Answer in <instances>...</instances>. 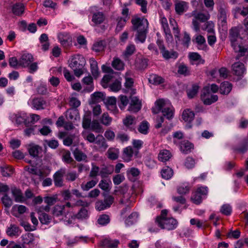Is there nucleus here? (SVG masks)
Returning <instances> with one entry per match:
<instances>
[{
	"label": "nucleus",
	"mask_w": 248,
	"mask_h": 248,
	"mask_svg": "<svg viewBox=\"0 0 248 248\" xmlns=\"http://www.w3.org/2000/svg\"><path fill=\"white\" fill-rule=\"evenodd\" d=\"M138 217V214L136 212L131 213L125 219V223L126 226H130L135 223Z\"/></svg>",
	"instance_id": "nucleus-46"
},
{
	"label": "nucleus",
	"mask_w": 248,
	"mask_h": 248,
	"mask_svg": "<svg viewBox=\"0 0 248 248\" xmlns=\"http://www.w3.org/2000/svg\"><path fill=\"white\" fill-rule=\"evenodd\" d=\"M141 108V102L139 99L136 96L131 98L128 110L131 112H137Z\"/></svg>",
	"instance_id": "nucleus-15"
},
{
	"label": "nucleus",
	"mask_w": 248,
	"mask_h": 248,
	"mask_svg": "<svg viewBox=\"0 0 248 248\" xmlns=\"http://www.w3.org/2000/svg\"><path fill=\"white\" fill-rule=\"evenodd\" d=\"M109 87L111 91L118 92L121 88V82L119 79H116L109 85Z\"/></svg>",
	"instance_id": "nucleus-61"
},
{
	"label": "nucleus",
	"mask_w": 248,
	"mask_h": 248,
	"mask_svg": "<svg viewBox=\"0 0 248 248\" xmlns=\"http://www.w3.org/2000/svg\"><path fill=\"white\" fill-rule=\"evenodd\" d=\"M7 234L10 236L17 237L19 235L21 232L18 227L15 225H10L6 229Z\"/></svg>",
	"instance_id": "nucleus-21"
},
{
	"label": "nucleus",
	"mask_w": 248,
	"mask_h": 248,
	"mask_svg": "<svg viewBox=\"0 0 248 248\" xmlns=\"http://www.w3.org/2000/svg\"><path fill=\"white\" fill-rule=\"evenodd\" d=\"M230 39L234 51L239 53L240 56L245 55L246 53L248 54V49L242 46V38L239 35V30L237 28L234 27L231 29Z\"/></svg>",
	"instance_id": "nucleus-2"
},
{
	"label": "nucleus",
	"mask_w": 248,
	"mask_h": 248,
	"mask_svg": "<svg viewBox=\"0 0 248 248\" xmlns=\"http://www.w3.org/2000/svg\"><path fill=\"white\" fill-rule=\"evenodd\" d=\"M21 238L24 244H30L33 241V235L30 233L23 235Z\"/></svg>",
	"instance_id": "nucleus-62"
},
{
	"label": "nucleus",
	"mask_w": 248,
	"mask_h": 248,
	"mask_svg": "<svg viewBox=\"0 0 248 248\" xmlns=\"http://www.w3.org/2000/svg\"><path fill=\"white\" fill-rule=\"evenodd\" d=\"M97 183V181L93 179L86 183H82L81 185V188L83 191H88L93 187Z\"/></svg>",
	"instance_id": "nucleus-47"
},
{
	"label": "nucleus",
	"mask_w": 248,
	"mask_h": 248,
	"mask_svg": "<svg viewBox=\"0 0 248 248\" xmlns=\"http://www.w3.org/2000/svg\"><path fill=\"white\" fill-rule=\"evenodd\" d=\"M192 16H193L192 22V28L195 31L199 33L201 30V23H205L210 18V15L194 11L192 12Z\"/></svg>",
	"instance_id": "nucleus-6"
},
{
	"label": "nucleus",
	"mask_w": 248,
	"mask_h": 248,
	"mask_svg": "<svg viewBox=\"0 0 248 248\" xmlns=\"http://www.w3.org/2000/svg\"><path fill=\"white\" fill-rule=\"evenodd\" d=\"M208 193V188L206 186H201L197 188V190L193 193L191 197V201L195 204H200L203 198H205Z\"/></svg>",
	"instance_id": "nucleus-9"
},
{
	"label": "nucleus",
	"mask_w": 248,
	"mask_h": 248,
	"mask_svg": "<svg viewBox=\"0 0 248 248\" xmlns=\"http://www.w3.org/2000/svg\"><path fill=\"white\" fill-rule=\"evenodd\" d=\"M95 142L100 149L103 150H106L108 146L105 139L102 135H99L96 137Z\"/></svg>",
	"instance_id": "nucleus-38"
},
{
	"label": "nucleus",
	"mask_w": 248,
	"mask_h": 248,
	"mask_svg": "<svg viewBox=\"0 0 248 248\" xmlns=\"http://www.w3.org/2000/svg\"><path fill=\"white\" fill-rule=\"evenodd\" d=\"M126 17L118 16L116 19V27L115 31L118 32L120 31L125 26L126 22L127 20Z\"/></svg>",
	"instance_id": "nucleus-28"
},
{
	"label": "nucleus",
	"mask_w": 248,
	"mask_h": 248,
	"mask_svg": "<svg viewBox=\"0 0 248 248\" xmlns=\"http://www.w3.org/2000/svg\"><path fill=\"white\" fill-rule=\"evenodd\" d=\"M123 123L126 127L132 130L136 124V120L135 117L129 115L123 120Z\"/></svg>",
	"instance_id": "nucleus-26"
},
{
	"label": "nucleus",
	"mask_w": 248,
	"mask_h": 248,
	"mask_svg": "<svg viewBox=\"0 0 248 248\" xmlns=\"http://www.w3.org/2000/svg\"><path fill=\"white\" fill-rule=\"evenodd\" d=\"M220 211L224 215L230 216L231 214L232 208L230 205L225 204L221 207Z\"/></svg>",
	"instance_id": "nucleus-59"
},
{
	"label": "nucleus",
	"mask_w": 248,
	"mask_h": 248,
	"mask_svg": "<svg viewBox=\"0 0 248 248\" xmlns=\"http://www.w3.org/2000/svg\"><path fill=\"white\" fill-rule=\"evenodd\" d=\"M199 90V87L197 85L194 84L191 89L187 91V94L189 98H193L198 93Z\"/></svg>",
	"instance_id": "nucleus-55"
},
{
	"label": "nucleus",
	"mask_w": 248,
	"mask_h": 248,
	"mask_svg": "<svg viewBox=\"0 0 248 248\" xmlns=\"http://www.w3.org/2000/svg\"><path fill=\"white\" fill-rule=\"evenodd\" d=\"M133 154V149L131 146H128L125 148L123 151V159L125 162H129L131 160Z\"/></svg>",
	"instance_id": "nucleus-24"
},
{
	"label": "nucleus",
	"mask_w": 248,
	"mask_h": 248,
	"mask_svg": "<svg viewBox=\"0 0 248 248\" xmlns=\"http://www.w3.org/2000/svg\"><path fill=\"white\" fill-rule=\"evenodd\" d=\"M188 57L192 64H203L204 61L202 59L201 56L197 52H190L188 54Z\"/></svg>",
	"instance_id": "nucleus-22"
},
{
	"label": "nucleus",
	"mask_w": 248,
	"mask_h": 248,
	"mask_svg": "<svg viewBox=\"0 0 248 248\" xmlns=\"http://www.w3.org/2000/svg\"><path fill=\"white\" fill-rule=\"evenodd\" d=\"M28 149L30 155L33 157L37 156L39 152L41 150V148L38 145L34 144L29 145Z\"/></svg>",
	"instance_id": "nucleus-34"
},
{
	"label": "nucleus",
	"mask_w": 248,
	"mask_h": 248,
	"mask_svg": "<svg viewBox=\"0 0 248 248\" xmlns=\"http://www.w3.org/2000/svg\"><path fill=\"white\" fill-rule=\"evenodd\" d=\"M119 150L116 148H110L107 152L108 157L111 160H115L118 157Z\"/></svg>",
	"instance_id": "nucleus-54"
},
{
	"label": "nucleus",
	"mask_w": 248,
	"mask_h": 248,
	"mask_svg": "<svg viewBox=\"0 0 248 248\" xmlns=\"http://www.w3.org/2000/svg\"><path fill=\"white\" fill-rule=\"evenodd\" d=\"M190 186L187 183L183 184L180 185L177 188V192L180 194H185L189 192Z\"/></svg>",
	"instance_id": "nucleus-57"
},
{
	"label": "nucleus",
	"mask_w": 248,
	"mask_h": 248,
	"mask_svg": "<svg viewBox=\"0 0 248 248\" xmlns=\"http://www.w3.org/2000/svg\"><path fill=\"white\" fill-rule=\"evenodd\" d=\"M112 121V118L107 112L104 113L100 118V123L105 126L110 125Z\"/></svg>",
	"instance_id": "nucleus-43"
},
{
	"label": "nucleus",
	"mask_w": 248,
	"mask_h": 248,
	"mask_svg": "<svg viewBox=\"0 0 248 248\" xmlns=\"http://www.w3.org/2000/svg\"><path fill=\"white\" fill-rule=\"evenodd\" d=\"M112 183L110 179H103L100 181L98 186L103 190L108 191Z\"/></svg>",
	"instance_id": "nucleus-27"
},
{
	"label": "nucleus",
	"mask_w": 248,
	"mask_h": 248,
	"mask_svg": "<svg viewBox=\"0 0 248 248\" xmlns=\"http://www.w3.org/2000/svg\"><path fill=\"white\" fill-rule=\"evenodd\" d=\"M149 81L153 84L158 85L163 82V79L156 75H152L149 78Z\"/></svg>",
	"instance_id": "nucleus-53"
},
{
	"label": "nucleus",
	"mask_w": 248,
	"mask_h": 248,
	"mask_svg": "<svg viewBox=\"0 0 248 248\" xmlns=\"http://www.w3.org/2000/svg\"><path fill=\"white\" fill-rule=\"evenodd\" d=\"M89 62L92 74L95 78H96L98 77L99 74L97 62L93 58L90 59Z\"/></svg>",
	"instance_id": "nucleus-29"
},
{
	"label": "nucleus",
	"mask_w": 248,
	"mask_h": 248,
	"mask_svg": "<svg viewBox=\"0 0 248 248\" xmlns=\"http://www.w3.org/2000/svg\"><path fill=\"white\" fill-rule=\"evenodd\" d=\"M28 103L32 108L38 110L44 109L46 106V101L41 98L30 99Z\"/></svg>",
	"instance_id": "nucleus-10"
},
{
	"label": "nucleus",
	"mask_w": 248,
	"mask_h": 248,
	"mask_svg": "<svg viewBox=\"0 0 248 248\" xmlns=\"http://www.w3.org/2000/svg\"><path fill=\"white\" fill-rule=\"evenodd\" d=\"M58 38L60 43L65 47L68 46L72 44V37L67 32H61L59 33Z\"/></svg>",
	"instance_id": "nucleus-14"
},
{
	"label": "nucleus",
	"mask_w": 248,
	"mask_h": 248,
	"mask_svg": "<svg viewBox=\"0 0 248 248\" xmlns=\"http://www.w3.org/2000/svg\"><path fill=\"white\" fill-rule=\"evenodd\" d=\"M89 129L98 133H102L104 131L103 126L97 120H93L92 122Z\"/></svg>",
	"instance_id": "nucleus-31"
},
{
	"label": "nucleus",
	"mask_w": 248,
	"mask_h": 248,
	"mask_svg": "<svg viewBox=\"0 0 248 248\" xmlns=\"http://www.w3.org/2000/svg\"><path fill=\"white\" fill-rule=\"evenodd\" d=\"M161 173L162 178L165 179H169L172 176L173 171L171 168L166 167L162 170Z\"/></svg>",
	"instance_id": "nucleus-52"
},
{
	"label": "nucleus",
	"mask_w": 248,
	"mask_h": 248,
	"mask_svg": "<svg viewBox=\"0 0 248 248\" xmlns=\"http://www.w3.org/2000/svg\"><path fill=\"white\" fill-rule=\"evenodd\" d=\"M12 192L15 198L16 202H23L24 201L25 198L23 197L21 191L19 189L16 187L12 188Z\"/></svg>",
	"instance_id": "nucleus-33"
},
{
	"label": "nucleus",
	"mask_w": 248,
	"mask_h": 248,
	"mask_svg": "<svg viewBox=\"0 0 248 248\" xmlns=\"http://www.w3.org/2000/svg\"><path fill=\"white\" fill-rule=\"evenodd\" d=\"M33 61V57L31 54L28 53H23L19 58L20 67H28Z\"/></svg>",
	"instance_id": "nucleus-11"
},
{
	"label": "nucleus",
	"mask_w": 248,
	"mask_h": 248,
	"mask_svg": "<svg viewBox=\"0 0 248 248\" xmlns=\"http://www.w3.org/2000/svg\"><path fill=\"white\" fill-rule=\"evenodd\" d=\"M106 19L104 14L101 12H96L93 14L92 22L93 26H98L104 23Z\"/></svg>",
	"instance_id": "nucleus-12"
},
{
	"label": "nucleus",
	"mask_w": 248,
	"mask_h": 248,
	"mask_svg": "<svg viewBox=\"0 0 248 248\" xmlns=\"http://www.w3.org/2000/svg\"><path fill=\"white\" fill-rule=\"evenodd\" d=\"M161 110L163 115L168 119L173 117V108L169 100L160 99L156 101L155 107L152 108V112L156 114Z\"/></svg>",
	"instance_id": "nucleus-3"
},
{
	"label": "nucleus",
	"mask_w": 248,
	"mask_h": 248,
	"mask_svg": "<svg viewBox=\"0 0 248 248\" xmlns=\"http://www.w3.org/2000/svg\"><path fill=\"white\" fill-rule=\"evenodd\" d=\"M25 170L31 173L38 175L40 177L43 176L44 175L43 171L41 169H38L35 167H26Z\"/></svg>",
	"instance_id": "nucleus-51"
},
{
	"label": "nucleus",
	"mask_w": 248,
	"mask_h": 248,
	"mask_svg": "<svg viewBox=\"0 0 248 248\" xmlns=\"http://www.w3.org/2000/svg\"><path fill=\"white\" fill-rule=\"evenodd\" d=\"M10 118L12 122L17 125L24 124L26 126H29L28 115L24 112H18L12 114Z\"/></svg>",
	"instance_id": "nucleus-8"
},
{
	"label": "nucleus",
	"mask_w": 248,
	"mask_h": 248,
	"mask_svg": "<svg viewBox=\"0 0 248 248\" xmlns=\"http://www.w3.org/2000/svg\"><path fill=\"white\" fill-rule=\"evenodd\" d=\"M24 11V6L22 3H18L14 4L12 7V12L16 16L21 15Z\"/></svg>",
	"instance_id": "nucleus-39"
},
{
	"label": "nucleus",
	"mask_w": 248,
	"mask_h": 248,
	"mask_svg": "<svg viewBox=\"0 0 248 248\" xmlns=\"http://www.w3.org/2000/svg\"><path fill=\"white\" fill-rule=\"evenodd\" d=\"M170 153L167 150H163L160 151L158 155V159L162 162H166L171 157Z\"/></svg>",
	"instance_id": "nucleus-44"
},
{
	"label": "nucleus",
	"mask_w": 248,
	"mask_h": 248,
	"mask_svg": "<svg viewBox=\"0 0 248 248\" xmlns=\"http://www.w3.org/2000/svg\"><path fill=\"white\" fill-rule=\"evenodd\" d=\"M73 154L75 159L78 161H83L87 158V155L78 149H76L74 150Z\"/></svg>",
	"instance_id": "nucleus-50"
},
{
	"label": "nucleus",
	"mask_w": 248,
	"mask_h": 248,
	"mask_svg": "<svg viewBox=\"0 0 248 248\" xmlns=\"http://www.w3.org/2000/svg\"><path fill=\"white\" fill-rule=\"evenodd\" d=\"M64 206L56 205L53 209V215L55 217H62L65 215Z\"/></svg>",
	"instance_id": "nucleus-37"
},
{
	"label": "nucleus",
	"mask_w": 248,
	"mask_h": 248,
	"mask_svg": "<svg viewBox=\"0 0 248 248\" xmlns=\"http://www.w3.org/2000/svg\"><path fill=\"white\" fill-rule=\"evenodd\" d=\"M232 89V84L228 81H225L221 83L219 92L222 94H227L231 92Z\"/></svg>",
	"instance_id": "nucleus-36"
},
{
	"label": "nucleus",
	"mask_w": 248,
	"mask_h": 248,
	"mask_svg": "<svg viewBox=\"0 0 248 248\" xmlns=\"http://www.w3.org/2000/svg\"><path fill=\"white\" fill-rule=\"evenodd\" d=\"M44 202L47 204L46 206H41L43 210H45L46 212H48L50 210V206L54 204L56 202V198L54 196L51 197H45L44 198Z\"/></svg>",
	"instance_id": "nucleus-25"
},
{
	"label": "nucleus",
	"mask_w": 248,
	"mask_h": 248,
	"mask_svg": "<svg viewBox=\"0 0 248 248\" xmlns=\"http://www.w3.org/2000/svg\"><path fill=\"white\" fill-rule=\"evenodd\" d=\"M104 94L101 92L94 93L92 95V101L93 103L99 102L104 98Z\"/></svg>",
	"instance_id": "nucleus-58"
},
{
	"label": "nucleus",
	"mask_w": 248,
	"mask_h": 248,
	"mask_svg": "<svg viewBox=\"0 0 248 248\" xmlns=\"http://www.w3.org/2000/svg\"><path fill=\"white\" fill-rule=\"evenodd\" d=\"M131 72L128 71L125 73V83L124 85L126 88H131L133 84V79L130 77L131 75Z\"/></svg>",
	"instance_id": "nucleus-60"
},
{
	"label": "nucleus",
	"mask_w": 248,
	"mask_h": 248,
	"mask_svg": "<svg viewBox=\"0 0 248 248\" xmlns=\"http://www.w3.org/2000/svg\"><path fill=\"white\" fill-rule=\"evenodd\" d=\"M36 211L39 215V219L42 224H47L50 222L51 217L46 213H45L44 212L46 211L45 210H43L42 208L37 207L36 208Z\"/></svg>",
	"instance_id": "nucleus-19"
},
{
	"label": "nucleus",
	"mask_w": 248,
	"mask_h": 248,
	"mask_svg": "<svg viewBox=\"0 0 248 248\" xmlns=\"http://www.w3.org/2000/svg\"><path fill=\"white\" fill-rule=\"evenodd\" d=\"M193 41L197 44L199 49H206L207 45L206 44L205 39L202 35L199 34H195L193 37Z\"/></svg>",
	"instance_id": "nucleus-17"
},
{
	"label": "nucleus",
	"mask_w": 248,
	"mask_h": 248,
	"mask_svg": "<svg viewBox=\"0 0 248 248\" xmlns=\"http://www.w3.org/2000/svg\"><path fill=\"white\" fill-rule=\"evenodd\" d=\"M182 116L183 120L185 122L190 123L194 120L195 114L193 111L187 108L183 111Z\"/></svg>",
	"instance_id": "nucleus-23"
},
{
	"label": "nucleus",
	"mask_w": 248,
	"mask_h": 248,
	"mask_svg": "<svg viewBox=\"0 0 248 248\" xmlns=\"http://www.w3.org/2000/svg\"><path fill=\"white\" fill-rule=\"evenodd\" d=\"M9 64L12 68L14 69H18L20 67L19 64V59L18 60L16 57H12L9 59Z\"/></svg>",
	"instance_id": "nucleus-56"
},
{
	"label": "nucleus",
	"mask_w": 248,
	"mask_h": 248,
	"mask_svg": "<svg viewBox=\"0 0 248 248\" xmlns=\"http://www.w3.org/2000/svg\"><path fill=\"white\" fill-rule=\"evenodd\" d=\"M76 217L79 219H86L88 217V212L87 209L82 208L76 215Z\"/></svg>",
	"instance_id": "nucleus-63"
},
{
	"label": "nucleus",
	"mask_w": 248,
	"mask_h": 248,
	"mask_svg": "<svg viewBox=\"0 0 248 248\" xmlns=\"http://www.w3.org/2000/svg\"><path fill=\"white\" fill-rule=\"evenodd\" d=\"M68 62L69 66L74 70L76 76L79 77L83 74L86 61L82 55L76 54L71 56Z\"/></svg>",
	"instance_id": "nucleus-4"
},
{
	"label": "nucleus",
	"mask_w": 248,
	"mask_h": 248,
	"mask_svg": "<svg viewBox=\"0 0 248 248\" xmlns=\"http://www.w3.org/2000/svg\"><path fill=\"white\" fill-rule=\"evenodd\" d=\"M27 208L22 205H15L12 209V213L15 217H18L19 214L26 212Z\"/></svg>",
	"instance_id": "nucleus-30"
},
{
	"label": "nucleus",
	"mask_w": 248,
	"mask_h": 248,
	"mask_svg": "<svg viewBox=\"0 0 248 248\" xmlns=\"http://www.w3.org/2000/svg\"><path fill=\"white\" fill-rule=\"evenodd\" d=\"M119 244L118 240H111L109 238H106L102 241V245L105 247L115 248L117 247Z\"/></svg>",
	"instance_id": "nucleus-32"
},
{
	"label": "nucleus",
	"mask_w": 248,
	"mask_h": 248,
	"mask_svg": "<svg viewBox=\"0 0 248 248\" xmlns=\"http://www.w3.org/2000/svg\"><path fill=\"white\" fill-rule=\"evenodd\" d=\"M160 22L165 34L167 41H171L172 40V35L169 28L167 18L164 17H162L160 20Z\"/></svg>",
	"instance_id": "nucleus-13"
},
{
	"label": "nucleus",
	"mask_w": 248,
	"mask_h": 248,
	"mask_svg": "<svg viewBox=\"0 0 248 248\" xmlns=\"http://www.w3.org/2000/svg\"><path fill=\"white\" fill-rule=\"evenodd\" d=\"M133 30L136 31L135 41L136 43L145 42L148 32V22L143 17H133L131 20Z\"/></svg>",
	"instance_id": "nucleus-1"
},
{
	"label": "nucleus",
	"mask_w": 248,
	"mask_h": 248,
	"mask_svg": "<svg viewBox=\"0 0 248 248\" xmlns=\"http://www.w3.org/2000/svg\"><path fill=\"white\" fill-rule=\"evenodd\" d=\"M214 23L211 21L206 22L200 26L201 29L211 33H214Z\"/></svg>",
	"instance_id": "nucleus-49"
},
{
	"label": "nucleus",
	"mask_w": 248,
	"mask_h": 248,
	"mask_svg": "<svg viewBox=\"0 0 248 248\" xmlns=\"http://www.w3.org/2000/svg\"><path fill=\"white\" fill-rule=\"evenodd\" d=\"M135 51L136 46L135 45L129 44L126 46L125 50L123 52V55L124 57L128 58L133 55Z\"/></svg>",
	"instance_id": "nucleus-42"
},
{
	"label": "nucleus",
	"mask_w": 248,
	"mask_h": 248,
	"mask_svg": "<svg viewBox=\"0 0 248 248\" xmlns=\"http://www.w3.org/2000/svg\"><path fill=\"white\" fill-rule=\"evenodd\" d=\"M169 21L170 26L172 27L173 34L175 37L177 38L178 40H180V31L178 29V26L176 21L172 18H170Z\"/></svg>",
	"instance_id": "nucleus-40"
},
{
	"label": "nucleus",
	"mask_w": 248,
	"mask_h": 248,
	"mask_svg": "<svg viewBox=\"0 0 248 248\" xmlns=\"http://www.w3.org/2000/svg\"><path fill=\"white\" fill-rule=\"evenodd\" d=\"M65 173L64 169H61L58 170L53 175L54 182L55 186L61 187L63 185V176Z\"/></svg>",
	"instance_id": "nucleus-16"
},
{
	"label": "nucleus",
	"mask_w": 248,
	"mask_h": 248,
	"mask_svg": "<svg viewBox=\"0 0 248 248\" xmlns=\"http://www.w3.org/2000/svg\"><path fill=\"white\" fill-rule=\"evenodd\" d=\"M112 67L117 70H122L124 69V63L120 59L114 58L112 62Z\"/></svg>",
	"instance_id": "nucleus-48"
},
{
	"label": "nucleus",
	"mask_w": 248,
	"mask_h": 248,
	"mask_svg": "<svg viewBox=\"0 0 248 248\" xmlns=\"http://www.w3.org/2000/svg\"><path fill=\"white\" fill-rule=\"evenodd\" d=\"M163 58L165 59H176L178 57L177 53L173 51H169L165 48L161 51Z\"/></svg>",
	"instance_id": "nucleus-45"
},
{
	"label": "nucleus",
	"mask_w": 248,
	"mask_h": 248,
	"mask_svg": "<svg viewBox=\"0 0 248 248\" xmlns=\"http://www.w3.org/2000/svg\"><path fill=\"white\" fill-rule=\"evenodd\" d=\"M104 42L103 41L95 43L93 46V49L95 52H100L104 50Z\"/></svg>",
	"instance_id": "nucleus-64"
},
{
	"label": "nucleus",
	"mask_w": 248,
	"mask_h": 248,
	"mask_svg": "<svg viewBox=\"0 0 248 248\" xmlns=\"http://www.w3.org/2000/svg\"><path fill=\"white\" fill-rule=\"evenodd\" d=\"M188 8V3L185 1H176L175 3V11L177 14L182 15L186 12Z\"/></svg>",
	"instance_id": "nucleus-18"
},
{
	"label": "nucleus",
	"mask_w": 248,
	"mask_h": 248,
	"mask_svg": "<svg viewBox=\"0 0 248 248\" xmlns=\"http://www.w3.org/2000/svg\"><path fill=\"white\" fill-rule=\"evenodd\" d=\"M167 210H162L161 215L156 218V222L162 229L168 230H173L177 226V221L172 217H167Z\"/></svg>",
	"instance_id": "nucleus-5"
},
{
	"label": "nucleus",
	"mask_w": 248,
	"mask_h": 248,
	"mask_svg": "<svg viewBox=\"0 0 248 248\" xmlns=\"http://www.w3.org/2000/svg\"><path fill=\"white\" fill-rule=\"evenodd\" d=\"M0 172L3 176L9 177L13 174V169L8 165H3L0 166Z\"/></svg>",
	"instance_id": "nucleus-41"
},
{
	"label": "nucleus",
	"mask_w": 248,
	"mask_h": 248,
	"mask_svg": "<svg viewBox=\"0 0 248 248\" xmlns=\"http://www.w3.org/2000/svg\"><path fill=\"white\" fill-rule=\"evenodd\" d=\"M201 98L204 105H210L218 100V96L210 91L209 87H205L202 91Z\"/></svg>",
	"instance_id": "nucleus-7"
},
{
	"label": "nucleus",
	"mask_w": 248,
	"mask_h": 248,
	"mask_svg": "<svg viewBox=\"0 0 248 248\" xmlns=\"http://www.w3.org/2000/svg\"><path fill=\"white\" fill-rule=\"evenodd\" d=\"M232 69L234 74L237 76H242L246 71L244 65L240 62L234 63L232 65Z\"/></svg>",
	"instance_id": "nucleus-20"
},
{
	"label": "nucleus",
	"mask_w": 248,
	"mask_h": 248,
	"mask_svg": "<svg viewBox=\"0 0 248 248\" xmlns=\"http://www.w3.org/2000/svg\"><path fill=\"white\" fill-rule=\"evenodd\" d=\"M193 148V144L188 141H184L182 142L180 145L181 151L186 154L190 152Z\"/></svg>",
	"instance_id": "nucleus-35"
}]
</instances>
